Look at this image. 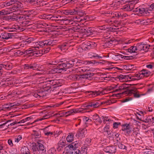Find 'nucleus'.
I'll return each mask as SVG.
<instances>
[{
  "instance_id": "64",
  "label": "nucleus",
  "mask_w": 154,
  "mask_h": 154,
  "mask_svg": "<svg viewBox=\"0 0 154 154\" xmlns=\"http://www.w3.org/2000/svg\"><path fill=\"white\" fill-rule=\"evenodd\" d=\"M146 67L149 69H153L154 68V63H151L146 65Z\"/></svg>"
},
{
  "instance_id": "35",
  "label": "nucleus",
  "mask_w": 154,
  "mask_h": 154,
  "mask_svg": "<svg viewBox=\"0 0 154 154\" xmlns=\"http://www.w3.org/2000/svg\"><path fill=\"white\" fill-rule=\"evenodd\" d=\"M81 26L79 24H77L76 26H74L71 28L70 29L73 31L74 32H80Z\"/></svg>"
},
{
  "instance_id": "25",
  "label": "nucleus",
  "mask_w": 154,
  "mask_h": 154,
  "mask_svg": "<svg viewBox=\"0 0 154 154\" xmlns=\"http://www.w3.org/2000/svg\"><path fill=\"white\" fill-rule=\"evenodd\" d=\"M2 68H4L7 70H10L12 68V65L10 63H5L1 64Z\"/></svg>"
},
{
  "instance_id": "40",
  "label": "nucleus",
  "mask_w": 154,
  "mask_h": 154,
  "mask_svg": "<svg viewBox=\"0 0 154 154\" xmlns=\"http://www.w3.org/2000/svg\"><path fill=\"white\" fill-rule=\"evenodd\" d=\"M87 33L86 34L88 35H90L93 34L94 31V29L91 27H88L87 29Z\"/></svg>"
},
{
  "instance_id": "20",
  "label": "nucleus",
  "mask_w": 154,
  "mask_h": 154,
  "mask_svg": "<svg viewBox=\"0 0 154 154\" xmlns=\"http://www.w3.org/2000/svg\"><path fill=\"white\" fill-rule=\"evenodd\" d=\"M140 73L142 74L143 77H148L150 75L151 72L147 69H143L140 71Z\"/></svg>"
},
{
  "instance_id": "3",
  "label": "nucleus",
  "mask_w": 154,
  "mask_h": 154,
  "mask_svg": "<svg viewBox=\"0 0 154 154\" xmlns=\"http://www.w3.org/2000/svg\"><path fill=\"white\" fill-rule=\"evenodd\" d=\"M58 64L56 68L52 69L51 72L53 73H61L66 71V63L65 62Z\"/></svg>"
},
{
  "instance_id": "34",
  "label": "nucleus",
  "mask_w": 154,
  "mask_h": 154,
  "mask_svg": "<svg viewBox=\"0 0 154 154\" xmlns=\"http://www.w3.org/2000/svg\"><path fill=\"white\" fill-rule=\"evenodd\" d=\"M136 48H137L138 52L143 50V42L138 43L136 45Z\"/></svg>"
},
{
  "instance_id": "31",
  "label": "nucleus",
  "mask_w": 154,
  "mask_h": 154,
  "mask_svg": "<svg viewBox=\"0 0 154 154\" xmlns=\"http://www.w3.org/2000/svg\"><path fill=\"white\" fill-rule=\"evenodd\" d=\"M114 25L116 27H118L120 26H124V24L122 21L115 20L114 22Z\"/></svg>"
},
{
  "instance_id": "60",
  "label": "nucleus",
  "mask_w": 154,
  "mask_h": 154,
  "mask_svg": "<svg viewBox=\"0 0 154 154\" xmlns=\"http://www.w3.org/2000/svg\"><path fill=\"white\" fill-rule=\"evenodd\" d=\"M37 5H39L40 6H43L45 5H46V4L45 3V2L43 0H38V2Z\"/></svg>"
},
{
  "instance_id": "9",
  "label": "nucleus",
  "mask_w": 154,
  "mask_h": 154,
  "mask_svg": "<svg viewBox=\"0 0 154 154\" xmlns=\"http://www.w3.org/2000/svg\"><path fill=\"white\" fill-rule=\"evenodd\" d=\"M87 132V130L85 128H80L79 129L75 136L78 138L82 139L85 137Z\"/></svg>"
},
{
  "instance_id": "59",
  "label": "nucleus",
  "mask_w": 154,
  "mask_h": 154,
  "mask_svg": "<svg viewBox=\"0 0 154 154\" xmlns=\"http://www.w3.org/2000/svg\"><path fill=\"white\" fill-rule=\"evenodd\" d=\"M147 111L149 112H153L154 113V105H150L147 109Z\"/></svg>"
},
{
  "instance_id": "2",
  "label": "nucleus",
  "mask_w": 154,
  "mask_h": 154,
  "mask_svg": "<svg viewBox=\"0 0 154 154\" xmlns=\"http://www.w3.org/2000/svg\"><path fill=\"white\" fill-rule=\"evenodd\" d=\"M57 40H51L50 39H46L41 41L38 42V49L40 48H42L45 46H53L57 43Z\"/></svg>"
},
{
  "instance_id": "56",
  "label": "nucleus",
  "mask_w": 154,
  "mask_h": 154,
  "mask_svg": "<svg viewBox=\"0 0 154 154\" xmlns=\"http://www.w3.org/2000/svg\"><path fill=\"white\" fill-rule=\"evenodd\" d=\"M34 39L32 38H28L26 39L25 41V42L26 44L31 43L33 42L34 41Z\"/></svg>"
},
{
  "instance_id": "32",
  "label": "nucleus",
  "mask_w": 154,
  "mask_h": 154,
  "mask_svg": "<svg viewBox=\"0 0 154 154\" xmlns=\"http://www.w3.org/2000/svg\"><path fill=\"white\" fill-rule=\"evenodd\" d=\"M72 111L71 110L69 111L66 112H62L61 113L59 114V115H60V117H62L63 116L67 117L69 116L70 115L72 114Z\"/></svg>"
},
{
  "instance_id": "45",
  "label": "nucleus",
  "mask_w": 154,
  "mask_h": 154,
  "mask_svg": "<svg viewBox=\"0 0 154 154\" xmlns=\"http://www.w3.org/2000/svg\"><path fill=\"white\" fill-rule=\"evenodd\" d=\"M134 76L136 77V79L137 80H139L143 77V76H142V74H141L140 71V72H137L134 75Z\"/></svg>"
},
{
  "instance_id": "41",
  "label": "nucleus",
  "mask_w": 154,
  "mask_h": 154,
  "mask_svg": "<svg viewBox=\"0 0 154 154\" xmlns=\"http://www.w3.org/2000/svg\"><path fill=\"white\" fill-rule=\"evenodd\" d=\"M31 149L33 152V154H35L37 152L38 148L36 146V143L34 144V145H32L31 147Z\"/></svg>"
},
{
  "instance_id": "7",
  "label": "nucleus",
  "mask_w": 154,
  "mask_h": 154,
  "mask_svg": "<svg viewBox=\"0 0 154 154\" xmlns=\"http://www.w3.org/2000/svg\"><path fill=\"white\" fill-rule=\"evenodd\" d=\"M39 65L37 63H31V64H26L23 65V67L25 70H37L38 69Z\"/></svg>"
},
{
  "instance_id": "11",
  "label": "nucleus",
  "mask_w": 154,
  "mask_h": 154,
  "mask_svg": "<svg viewBox=\"0 0 154 154\" xmlns=\"http://www.w3.org/2000/svg\"><path fill=\"white\" fill-rule=\"evenodd\" d=\"M47 93L42 90H38L33 94V96L37 98H41L46 96Z\"/></svg>"
},
{
  "instance_id": "47",
  "label": "nucleus",
  "mask_w": 154,
  "mask_h": 154,
  "mask_svg": "<svg viewBox=\"0 0 154 154\" xmlns=\"http://www.w3.org/2000/svg\"><path fill=\"white\" fill-rule=\"evenodd\" d=\"M116 100H107L106 101H103V102H104V104H106L107 105H110L116 103Z\"/></svg>"
},
{
  "instance_id": "52",
  "label": "nucleus",
  "mask_w": 154,
  "mask_h": 154,
  "mask_svg": "<svg viewBox=\"0 0 154 154\" xmlns=\"http://www.w3.org/2000/svg\"><path fill=\"white\" fill-rule=\"evenodd\" d=\"M64 20L63 23L71 25L73 22V20L71 19H64Z\"/></svg>"
},
{
  "instance_id": "16",
  "label": "nucleus",
  "mask_w": 154,
  "mask_h": 154,
  "mask_svg": "<svg viewBox=\"0 0 154 154\" xmlns=\"http://www.w3.org/2000/svg\"><path fill=\"white\" fill-rule=\"evenodd\" d=\"M103 150L106 152L113 153L116 152V148L115 146H108L104 148Z\"/></svg>"
},
{
  "instance_id": "49",
  "label": "nucleus",
  "mask_w": 154,
  "mask_h": 154,
  "mask_svg": "<svg viewBox=\"0 0 154 154\" xmlns=\"http://www.w3.org/2000/svg\"><path fill=\"white\" fill-rule=\"evenodd\" d=\"M33 131L34 132L33 134L35 136V138H39L41 137V132L39 131L33 130Z\"/></svg>"
},
{
  "instance_id": "19",
  "label": "nucleus",
  "mask_w": 154,
  "mask_h": 154,
  "mask_svg": "<svg viewBox=\"0 0 154 154\" xmlns=\"http://www.w3.org/2000/svg\"><path fill=\"white\" fill-rule=\"evenodd\" d=\"M66 60L65 59H60L58 58H57L55 60H54L51 63H49V65H57L59 64L60 63H63L64 62H65Z\"/></svg>"
},
{
  "instance_id": "23",
  "label": "nucleus",
  "mask_w": 154,
  "mask_h": 154,
  "mask_svg": "<svg viewBox=\"0 0 154 154\" xmlns=\"http://www.w3.org/2000/svg\"><path fill=\"white\" fill-rule=\"evenodd\" d=\"M21 154H31L30 151L28 147L24 146L22 147L20 150Z\"/></svg>"
},
{
  "instance_id": "46",
  "label": "nucleus",
  "mask_w": 154,
  "mask_h": 154,
  "mask_svg": "<svg viewBox=\"0 0 154 154\" xmlns=\"http://www.w3.org/2000/svg\"><path fill=\"white\" fill-rule=\"evenodd\" d=\"M138 21L140 24H143V25L147 24V23H149V21H150L149 19H147V20L139 19L138 20Z\"/></svg>"
},
{
  "instance_id": "55",
  "label": "nucleus",
  "mask_w": 154,
  "mask_h": 154,
  "mask_svg": "<svg viewBox=\"0 0 154 154\" xmlns=\"http://www.w3.org/2000/svg\"><path fill=\"white\" fill-rule=\"evenodd\" d=\"M23 23V26H28L31 24V22L27 20H26L24 19L23 20L22 22Z\"/></svg>"
},
{
  "instance_id": "29",
  "label": "nucleus",
  "mask_w": 154,
  "mask_h": 154,
  "mask_svg": "<svg viewBox=\"0 0 154 154\" xmlns=\"http://www.w3.org/2000/svg\"><path fill=\"white\" fill-rule=\"evenodd\" d=\"M130 127L129 125H125L122 127V130L123 131H126L127 133L129 134L131 131L130 130Z\"/></svg>"
},
{
  "instance_id": "24",
  "label": "nucleus",
  "mask_w": 154,
  "mask_h": 154,
  "mask_svg": "<svg viewBox=\"0 0 154 154\" xmlns=\"http://www.w3.org/2000/svg\"><path fill=\"white\" fill-rule=\"evenodd\" d=\"M78 142L76 141L72 143L68 146L69 148L70 149H76L78 147Z\"/></svg>"
},
{
  "instance_id": "33",
  "label": "nucleus",
  "mask_w": 154,
  "mask_h": 154,
  "mask_svg": "<svg viewBox=\"0 0 154 154\" xmlns=\"http://www.w3.org/2000/svg\"><path fill=\"white\" fill-rule=\"evenodd\" d=\"M34 49L27 50L24 51V53L26 54L28 57L32 56H34Z\"/></svg>"
},
{
  "instance_id": "21",
  "label": "nucleus",
  "mask_w": 154,
  "mask_h": 154,
  "mask_svg": "<svg viewBox=\"0 0 154 154\" xmlns=\"http://www.w3.org/2000/svg\"><path fill=\"white\" fill-rule=\"evenodd\" d=\"M124 17H125V16L122 13L119 12H113L112 17H117L119 18H123Z\"/></svg>"
},
{
  "instance_id": "10",
  "label": "nucleus",
  "mask_w": 154,
  "mask_h": 154,
  "mask_svg": "<svg viewBox=\"0 0 154 154\" xmlns=\"http://www.w3.org/2000/svg\"><path fill=\"white\" fill-rule=\"evenodd\" d=\"M104 102H101L99 100H92L89 102V103L91 109L97 108L99 106L104 104Z\"/></svg>"
},
{
  "instance_id": "58",
  "label": "nucleus",
  "mask_w": 154,
  "mask_h": 154,
  "mask_svg": "<svg viewBox=\"0 0 154 154\" xmlns=\"http://www.w3.org/2000/svg\"><path fill=\"white\" fill-rule=\"evenodd\" d=\"M57 22L59 23H61L62 22H63L64 21V19H63V16H57Z\"/></svg>"
},
{
  "instance_id": "8",
  "label": "nucleus",
  "mask_w": 154,
  "mask_h": 154,
  "mask_svg": "<svg viewBox=\"0 0 154 154\" xmlns=\"http://www.w3.org/2000/svg\"><path fill=\"white\" fill-rule=\"evenodd\" d=\"M66 146V140L65 137H63L60 139L57 144L56 148L58 152L62 151L64 147Z\"/></svg>"
},
{
  "instance_id": "39",
  "label": "nucleus",
  "mask_w": 154,
  "mask_h": 154,
  "mask_svg": "<svg viewBox=\"0 0 154 154\" xmlns=\"http://www.w3.org/2000/svg\"><path fill=\"white\" fill-rule=\"evenodd\" d=\"M122 1L124 2L136 4L138 2V0H122L121 1V2Z\"/></svg>"
},
{
  "instance_id": "37",
  "label": "nucleus",
  "mask_w": 154,
  "mask_h": 154,
  "mask_svg": "<svg viewBox=\"0 0 154 154\" xmlns=\"http://www.w3.org/2000/svg\"><path fill=\"white\" fill-rule=\"evenodd\" d=\"M43 54L42 50L35 51H34V56L36 57H38L42 56Z\"/></svg>"
},
{
  "instance_id": "5",
  "label": "nucleus",
  "mask_w": 154,
  "mask_h": 154,
  "mask_svg": "<svg viewBox=\"0 0 154 154\" xmlns=\"http://www.w3.org/2000/svg\"><path fill=\"white\" fill-rule=\"evenodd\" d=\"M33 11L32 10H29L27 11L24 10L22 12L23 14H24V15H20V14H16V13L15 14L16 18L17 21H23L25 18V16L24 15H27V17H29L31 15V14L32 13Z\"/></svg>"
},
{
  "instance_id": "51",
  "label": "nucleus",
  "mask_w": 154,
  "mask_h": 154,
  "mask_svg": "<svg viewBox=\"0 0 154 154\" xmlns=\"http://www.w3.org/2000/svg\"><path fill=\"white\" fill-rule=\"evenodd\" d=\"M94 74V73H91L90 72H88L86 74V76L87 79L91 80L92 79V77L93 76Z\"/></svg>"
},
{
  "instance_id": "6",
  "label": "nucleus",
  "mask_w": 154,
  "mask_h": 154,
  "mask_svg": "<svg viewBox=\"0 0 154 154\" xmlns=\"http://www.w3.org/2000/svg\"><path fill=\"white\" fill-rule=\"evenodd\" d=\"M97 46L96 43L93 42H85L83 43L82 45L83 49L86 50H90L95 48Z\"/></svg>"
},
{
  "instance_id": "42",
  "label": "nucleus",
  "mask_w": 154,
  "mask_h": 154,
  "mask_svg": "<svg viewBox=\"0 0 154 154\" xmlns=\"http://www.w3.org/2000/svg\"><path fill=\"white\" fill-rule=\"evenodd\" d=\"M9 121H10L9 120L2 124H1V123H0V128H4L5 129L7 128L9 126V124H7L8 122Z\"/></svg>"
},
{
  "instance_id": "63",
  "label": "nucleus",
  "mask_w": 154,
  "mask_h": 154,
  "mask_svg": "<svg viewBox=\"0 0 154 154\" xmlns=\"http://www.w3.org/2000/svg\"><path fill=\"white\" fill-rule=\"evenodd\" d=\"M52 116L50 114H47L43 116V118L40 119L39 120H42L45 119H48L51 117Z\"/></svg>"
},
{
  "instance_id": "18",
  "label": "nucleus",
  "mask_w": 154,
  "mask_h": 154,
  "mask_svg": "<svg viewBox=\"0 0 154 154\" xmlns=\"http://www.w3.org/2000/svg\"><path fill=\"white\" fill-rule=\"evenodd\" d=\"M5 3L6 7L14 4V6H16L17 5H19L20 4V1H18L17 0H11L9 2H5Z\"/></svg>"
},
{
  "instance_id": "43",
  "label": "nucleus",
  "mask_w": 154,
  "mask_h": 154,
  "mask_svg": "<svg viewBox=\"0 0 154 154\" xmlns=\"http://www.w3.org/2000/svg\"><path fill=\"white\" fill-rule=\"evenodd\" d=\"M72 111V113H76L78 112H80L81 113H84L83 109L81 108L80 109H71Z\"/></svg>"
},
{
  "instance_id": "36",
  "label": "nucleus",
  "mask_w": 154,
  "mask_h": 154,
  "mask_svg": "<svg viewBox=\"0 0 154 154\" xmlns=\"http://www.w3.org/2000/svg\"><path fill=\"white\" fill-rule=\"evenodd\" d=\"M136 46H132L128 49V51L130 53H137L138 52Z\"/></svg>"
},
{
  "instance_id": "38",
  "label": "nucleus",
  "mask_w": 154,
  "mask_h": 154,
  "mask_svg": "<svg viewBox=\"0 0 154 154\" xmlns=\"http://www.w3.org/2000/svg\"><path fill=\"white\" fill-rule=\"evenodd\" d=\"M51 17V14H44L40 15V17L42 19L48 20H50Z\"/></svg>"
},
{
  "instance_id": "17",
  "label": "nucleus",
  "mask_w": 154,
  "mask_h": 154,
  "mask_svg": "<svg viewBox=\"0 0 154 154\" xmlns=\"http://www.w3.org/2000/svg\"><path fill=\"white\" fill-rule=\"evenodd\" d=\"M33 23L34 24L35 26L38 28H43L44 26H46L48 25L46 23H43V22L40 21H34Z\"/></svg>"
},
{
  "instance_id": "27",
  "label": "nucleus",
  "mask_w": 154,
  "mask_h": 154,
  "mask_svg": "<svg viewBox=\"0 0 154 154\" xmlns=\"http://www.w3.org/2000/svg\"><path fill=\"white\" fill-rule=\"evenodd\" d=\"M79 75L77 74H71L68 76V78L73 80H77L79 79Z\"/></svg>"
},
{
  "instance_id": "14",
  "label": "nucleus",
  "mask_w": 154,
  "mask_h": 154,
  "mask_svg": "<svg viewBox=\"0 0 154 154\" xmlns=\"http://www.w3.org/2000/svg\"><path fill=\"white\" fill-rule=\"evenodd\" d=\"M40 142V140L36 143V146L38 148V150L42 153V154H46V150L44 148V147L43 144L41 143Z\"/></svg>"
},
{
  "instance_id": "1",
  "label": "nucleus",
  "mask_w": 154,
  "mask_h": 154,
  "mask_svg": "<svg viewBox=\"0 0 154 154\" xmlns=\"http://www.w3.org/2000/svg\"><path fill=\"white\" fill-rule=\"evenodd\" d=\"M131 85L125 84L122 86H120L119 88L116 90V91L121 92V94H133L134 97L135 98H139L142 95L139 94L136 92L137 89L136 88L131 89Z\"/></svg>"
},
{
  "instance_id": "12",
  "label": "nucleus",
  "mask_w": 154,
  "mask_h": 154,
  "mask_svg": "<svg viewBox=\"0 0 154 154\" xmlns=\"http://www.w3.org/2000/svg\"><path fill=\"white\" fill-rule=\"evenodd\" d=\"M147 11L148 10L146 8L140 6L137 8L135 7L134 11V12L138 13V14L143 15H144L145 13L147 14Z\"/></svg>"
},
{
  "instance_id": "62",
  "label": "nucleus",
  "mask_w": 154,
  "mask_h": 154,
  "mask_svg": "<svg viewBox=\"0 0 154 154\" xmlns=\"http://www.w3.org/2000/svg\"><path fill=\"white\" fill-rule=\"evenodd\" d=\"M22 139V136L21 135H19L16 137L14 138V141L15 142L18 143Z\"/></svg>"
},
{
  "instance_id": "44",
  "label": "nucleus",
  "mask_w": 154,
  "mask_h": 154,
  "mask_svg": "<svg viewBox=\"0 0 154 154\" xmlns=\"http://www.w3.org/2000/svg\"><path fill=\"white\" fill-rule=\"evenodd\" d=\"M109 125H106L104 128V132L106 133L108 135L111 132V131L109 130Z\"/></svg>"
},
{
  "instance_id": "61",
  "label": "nucleus",
  "mask_w": 154,
  "mask_h": 154,
  "mask_svg": "<svg viewBox=\"0 0 154 154\" xmlns=\"http://www.w3.org/2000/svg\"><path fill=\"white\" fill-rule=\"evenodd\" d=\"M87 27H83L82 26H81V28H80V32H84L86 34L87 32Z\"/></svg>"
},
{
  "instance_id": "26",
  "label": "nucleus",
  "mask_w": 154,
  "mask_h": 154,
  "mask_svg": "<svg viewBox=\"0 0 154 154\" xmlns=\"http://www.w3.org/2000/svg\"><path fill=\"white\" fill-rule=\"evenodd\" d=\"M65 63L66 69L72 67L75 64V63L73 62V60H71L68 62H66Z\"/></svg>"
},
{
  "instance_id": "54",
  "label": "nucleus",
  "mask_w": 154,
  "mask_h": 154,
  "mask_svg": "<svg viewBox=\"0 0 154 154\" xmlns=\"http://www.w3.org/2000/svg\"><path fill=\"white\" fill-rule=\"evenodd\" d=\"M125 77L127 78L128 80L129 81L137 80V79H136V78H135V77L134 76H130L128 75L126 76Z\"/></svg>"
},
{
  "instance_id": "13",
  "label": "nucleus",
  "mask_w": 154,
  "mask_h": 154,
  "mask_svg": "<svg viewBox=\"0 0 154 154\" xmlns=\"http://www.w3.org/2000/svg\"><path fill=\"white\" fill-rule=\"evenodd\" d=\"M136 4H132L131 3H129L123 6L122 9L125 11H131L135 9Z\"/></svg>"
},
{
  "instance_id": "48",
  "label": "nucleus",
  "mask_w": 154,
  "mask_h": 154,
  "mask_svg": "<svg viewBox=\"0 0 154 154\" xmlns=\"http://www.w3.org/2000/svg\"><path fill=\"white\" fill-rule=\"evenodd\" d=\"M38 42H34L33 41L31 44V47L32 48H35V50H37L36 49H38Z\"/></svg>"
},
{
  "instance_id": "28",
  "label": "nucleus",
  "mask_w": 154,
  "mask_h": 154,
  "mask_svg": "<svg viewBox=\"0 0 154 154\" xmlns=\"http://www.w3.org/2000/svg\"><path fill=\"white\" fill-rule=\"evenodd\" d=\"M74 138V133H71L69 134V135L66 137V139L67 142H71L73 140Z\"/></svg>"
},
{
  "instance_id": "15",
  "label": "nucleus",
  "mask_w": 154,
  "mask_h": 154,
  "mask_svg": "<svg viewBox=\"0 0 154 154\" xmlns=\"http://www.w3.org/2000/svg\"><path fill=\"white\" fill-rule=\"evenodd\" d=\"M13 34L10 33L8 32H3L0 35V38L1 39H8L10 38H12V36H14Z\"/></svg>"
},
{
  "instance_id": "30",
  "label": "nucleus",
  "mask_w": 154,
  "mask_h": 154,
  "mask_svg": "<svg viewBox=\"0 0 154 154\" xmlns=\"http://www.w3.org/2000/svg\"><path fill=\"white\" fill-rule=\"evenodd\" d=\"M83 106L84 107V108H82L81 109H83V112H85V110L88 109L90 110V111H88V112L92 111V110L91 109V106H90L89 102L87 103L84 104Z\"/></svg>"
},
{
  "instance_id": "22",
  "label": "nucleus",
  "mask_w": 154,
  "mask_h": 154,
  "mask_svg": "<svg viewBox=\"0 0 154 154\" xmlns=\"http://www.w3.org/2000/svg\"><path fill=\"white\" fill-rule=\"evenodd\" d=\"M20 2H27L30 4L32 5H37L38 2V0H20Z\"/></svg>"
},
{
  "instance_id": "50",
  "label": "nucleus",
  "mask_w": 154,
  "mask_h": 154,
  "mask_svg": "<svg viewBox=\"0 0 154 154\" xmlns=\"http://www.w3.org/2000/svg\"><path fill=\"white\" fill-rule=\"evenodd\" d=\"M73 60V62L75 63V64H84V61L82 60H79L77 59Z\"/></svg>"
},
{
  "instance_id": "4",
  "label": "nucleus",
  "mask_w": 154,
  "mask_h": 154,
  "mask_svg": "<svg viewBox=\"0 0 154 154\" xmlns=\"http://www.w3.org/2000/svg\"><path fill=\"white\" fill-rule=\"evenodd\" d=\"M48 82H49V83L45 85L43 87H46L49 89H51V91H53L54 88L61 86L59 81L57 80H50Z\"/></svg>"
},
{
  "instance_id": "53",
  "label": "nucleus",
  "mask_w": 154,
  "mask_h": 154,
  "mask_svg": "<svg viewBox=\"0 0 154 154\" xmlns=\"http://www.w3.org/2000/svg\"><path fill=\"white\" fill-rule=\"evenodd\" d=\"M2 108L3 109H7L8 110L10 109H11V104L10 103H7L6 104H5L3 105L2 106Z\"/></svg>"
},
{
  "instance_id": "57",
  "label": "nucleus",
  "mask_w": 154,
  "mask_h": 154,
  "mask_svg": "<svg viewBox=\"0 0 154 154\" xmlns=\"http://www.w3.org/2000/svg\"><path fill=\"white\" fill-rule=\"evenodd\" d=\"M119 147L122 149H126L127 147L121 143H119L117 144Z\"/></svg>"
}]
</instances>
